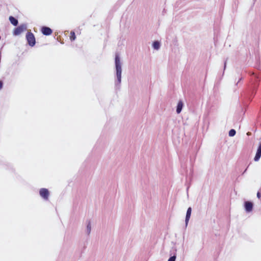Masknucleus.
I'll return each instance as SVG.
<instances>
[{"label": "nucleus", "mask_w": 261, "mask_h": 261, "mask_svg": "<svg viewBox=\"0 0 261 261\" xmlns=\"http://www.w3.org/2000/svg\"><path fill=\"white\" fill-rule=\"evenodd\" d=\"M27 30V27L24 24H22L16 28L13 31L14 35H19Z\"/></svg>", "instance_id": "3"}, {"label": "nucleus", "mask_w": 261, "mask_h": 261, "mask_svg": "<svg viewBox=\"0 0 261 261\" xmlns=\"http://www.w3.org/2000/svg\"><path fill=\"white\" fill-rule=\"evenodd\" d=\"M87 231H88V233L89 234L90 233V231H91V224H90V223L89 222V224L87 225Z\"/></svg>", "instance_id": "14"}, {"label": "nucleus", "mask_w": 261, "mask_h": 261, "mask_svg": "<svg viewBox=\"0 0 261 261\" xmlns=\"http://www.w3.org/2000/svg\"><path fill=\"white\" fill-rule=\"evenodd\" d=\"M76 38L75 33L73 31H71L70 33V39L71 41H74Z\"/></svg>", "instance_id": "11"}, {"label": "nucleus", "mask_w": 261, "mask_h": 261, "mask_svg": "<svg viewBox=\"0 0 261 261\" xmlns=\"http://www.w3.org/2000/svg\"><path fill=\"white\" fill-rule=\"evenodd\" d=\"M115 65L116 69V75L119 83L121 82V67L119 57L118 55L115 56Z\"/></svg>", "instance_id": "1"}, {"label": "nucleus", "mask_w": 261, "mask_h": 261, "mask_svg": "<svg viewBox=\"0 0 261 261\" xmlns=\"http://www.w3.org/2000/svg\"><path fill=\"white\" fill-rule=\"evenodd\" d=\"M257 197L258 198H260V193L259 192H258L257 193Z\"/></svg>", "instance_id": "16"}, {"label": "nucleus", "mask_w": 261, "mask_h": 261, "mask_svg": "<svg viewBox=\"0 0 261 261\" xmlns=\"http://www.w3.org/2000/svg\"><path fill=\"white\" fill-rule=\"evenodd\" d=\"M245 207L247 212H250L252 211L253 208V204L250 201H246L245 203Z\"/></svg>", "instance_id": "7"}, {"label": "nucleus", "mask_w": 261, "mask_h": 261, "mask_svg": "<svg viewBox=\"0 0 261 261\" xmlns=\"http://www.w3.org/2000/svg\"><path fill=\"white\" fill-rule=\"evenodd\" d=\"M39 194L40 196L44 200H47L49 195L48 190L46 188H41L39 191Z\"/></svg>", "instance_id": "4"}, {"label": "nucleus", "mask_w": 261, "mask_h": 261, "mask_svg": "<svg viewBox=\"0 0 261 261\" xmlns=\"http://www.w3.org/2000/svg\"><path fill=\"white\" fill-rule=\"evenodd\" d=\"M41 31L43 35L46 36L50 35L53 33L52 30L50 28L47 27H42Z\"/></svg>", "instance_id": "5"}, {"label": "nucleus", "mask_w": 261, "mask_h": 261, "mask_svg": "<svg viewBox=\"0 0 261 261\" xmlns=\"http://www.w3.org/2000/svg\"><path fill=\"white\" fill-rule=\"evenodd\" d=\"M175 258H176V256H173L170 257L169 258L168 261H175Z\"/></svg>", "instance_id": "15"}, {"label": "nucleus", "mask_w": 261, "mask_h": 261, "mask_svg": "<svg viewBox=\"0 0 261 261\" xmlns=\"http://www.w3.org/2000/svg\"><path fill=\"white\" fill-rule=\"evenodd\" d=\"M236 132L234 129H231L229 132V136L230 137H233L235 135Z\"/></svg>", "instance_id": "13"}, {"label": "nucleus", "mask_w": 261, "mask_h": 261, "mask_svg": "<svg viewBox=\"0 0 261 261\" xmlns=\"http://www.w3.org/2000/svg\"><path fill=\"white\" fill-rule=\"evenodd\" d=\"M182 107H183L182 102L181 101H179L178 102L177 106V109H176L177 113L179 114L180 113V112L182 110Z\"/></svg>", "instance_id": "9"}, {"label": "nucleus", "mask_w": 261, "mask_h": 261, "mask_svg": "<svg viewBox=\"0 0 261 261\" xmlns=\"http://www.w3.org/2000/svg\"><path fill=\"white\" fill-rule=\"evenodd\" d=\"M261 156V142L259 143L254 160L258 161Z\"/></svg>", "instance_id": "6"}, {"label": "nucleus", "mask_w": 261, "mask_h": 261, "mask_svg": "<svg viewBox=\"0 0 261 261\" xmlns=\"http://www.w3.org/2000/svg\"><path fill=\"white\" fill-rule=\"evenodd\" d=\"M9 19L10 22L13 25H14V26H16L17 25L18 20L16 18H15L14 17L10 16Z\"/></svg>", "instance_id": "10"}, {"label": "nucleus", "mask_w": 261, "mask_h": 261, "mask_svg": "<svg viewBox=\"0 0 261 261\" xmlns=\"http://www.w3.org/2000/svg\"><path fill=\"white\" fill-rule=\"evenodd\" d=\"M160 43L158 41H154L153 43V46L155 49H158L160 48Z\"/></svg>", "instance_id": "12"}, {"label": "nucleus", "mask_w": 261, "mask_h": 261, "mask_svg": "<svg viewBox=\"0 0 261 261\" xmlns=\"http://www.w3.org/2000/svg\"><path fill=\"white\" fill-rule=\"evenodd\" d=\"M3 87V82L2 81H0V89H1Z\"/></svg>", "instance_id": "17"}, {"label": "nucleus", "mask_w": 261, "mask_h": 261, "mask_svg": "<svg viewBox=\"0 0 261 261\" xmlns=\"http://www.w3.org/2000/svg\"><path fill=\"white\" fill-rule=\"evenodd\" d=\"M26 39L28 43L32 47L36 44V39L34 35L31 32H28L26 34Z\"/></svg>", "instance_id": "2"}, {"label": "nucleus", "mask_w": 261, "mask_h": 261, "mask_svg": "<svg viewBox=\"0 0 261 261\" xmlns=\"http://www.w3.org/2000/svg\"><path fill=\"white\" fill-rule=\"evenodd\" d=\"M191 211H192L191 208V207H189L188 208V210H187V214H186V224H187L189 220V219L190 218L191 214Z\"/></svg>", "instance_id": "8"}]
</instances>
